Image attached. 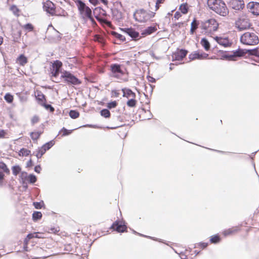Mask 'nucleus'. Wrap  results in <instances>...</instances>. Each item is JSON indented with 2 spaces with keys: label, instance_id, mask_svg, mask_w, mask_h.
Returning <instances> with one entry per match:
<instances>
[{
  "label": "nucleus",
  "instance_id": "f257e3e1",
  "mask_svg": "<svg viewBox=\"0 0 259 259\" xmlns=\"http://www.w3.org/2000/svg\"><path fill=\"white\" fill-rule=\"evenodd\" d=\"M75 4L77 7L82 22L85 23L90 20L92 24H96V21L93 16V11L92 12V10L85 5V3L81 0H77Z\"/></svg>",
  "mask_w": 259,
  "mask_h": 259
},
{
  "label": "nucleus",
  "instance_id": "f03ea898",
  "mask_svg": "<svg viewBox=\"0 0 259 259\" xmlns=\"http://www.w3.org/2000/svg\"><path fill=\"white\" fill-rule=\"evenodd\" d=\"M240 42L247 46H254L258 44V37L253 32H246L240 38Z\"/></svg>",
  "mask_w": 259,
  "mask_h": 259
},
{
  "label": "nucleus",
  "instance_id": "7ed1b4c3",
  "mask_svg": "<svg viewBox=\"0 0 259 259\" xmlns=\"http://www.w3.org/2000/svg\"><path fill=\"white\" fill-rule=\"evenodd\" d=\"M60 78L63 79L64 82L68 85H79L81 83V81L79 78L67 70H63Z\"/></svg>",
  "mask_w": 259,
  "mask_h": 259
},
{
  "label": "nucleus",
  "instance_id": "20e7f679",
  "mask_svg": "<svg viewBox=\"0 0 259 259\" xmlns=\"http://www.w3.org/2000/svg\"><path fill=\"white\" fill-rule=\"evenodd\" d=\"M63 63L59 60L54 61L53 63L50 66V76L53 78L57 79L59 73L63 71L62 69Z\"/></svg>",
  "mask_w": 259,
  "mask_h": 259
},
{
  "label": "nucleus",
  "instance_id": "39448f33",
  "mask_svg": "<svg viewBox=\"0 0 259 259\" xmlns=\"http://www.w3.org/2000/svg\"><path fill=\"white\" fill-rule=\"evenodd\" d=\"M251 26V24L249 22V20L246 18H239L235 22V26L239 31L249 29Z\"/></svg>",
  "mask_w": 259,
  "mask_h": 259
},
{
  "label": "nucleus",
  "instance_id": "423d86ee",
  "mask_svg": "<svg viewBox=\"0 0 259 259\" xmlns=\"http://www.w3.org/2000/svg\"><path fill=\"white\" fill-rule=\"evenodd\" d=\"M120 29L124 33L128 35L130 37H131V39L135 41L139 40L142 37L138 31L132 27L120 28Z\"/></svg>",
  "mask_w": 259,
  "mask_h": 259
},
{
  "label": "nucleus",
  "instance_id": "0eeeda50",
  "mask_svg": "<svg viewBox=\"0 0 259 259\" xmlns=\"http://www.w3.org/2000/svg\"><path fill=\"white\" fill-rule=\"evenodd\" d=\"M55 142L53 139L46 143L40 147H38L37 150L36 151L35 156L38 159L41 158V157L43 156V155L45 154L46 151L51 149L55 145Z\"/></svg>",
  "mask_w": 259,
  "mask_h": 259
},
{
  "label": "nucleus",
  "instance_id": "6e6552de",
  "mask_svg": "<svg viewBox=\"0 0 259 259\" xmlns=\"http://www.w3.org/2000/svg\"><path fill=\"white\" fill-rule=\"evenodd\" d=\"M135 20L139 22H145L148 20L147 11L144 9L137 10L133 14Z\"/></svg>",
  "mask_w": 259,
  "mask_h": 259
},
{
  "label": "nucleus",
  "instance_id": "1a4fd4ad",
  "mask_svg": "<svg viewBox=\"0 0 259 259\" xmlns=\"http://www.w3.org/2000/svg\"><path fill=\"white\" fill-rule=\"evenodd\" d=\"M110 229L118 233H123L127 231L126 223L124 221H120L118 220L113 223Z\"/></svg>",
  "mask_w": 259,
  "mask_h": 259
},
{
  "label": "nucleus",
  "instance_id": "9d476101",
  "mask_svg": "<svg viewBox=\"0 0 259 259\" xmlns=\"http://www.w3.org/2000/svg\"><path fill=\"white\" fill-rule=\"evenodd\" d=\"M188 51L185 49L178 48L177 50L172 54V61H182L183 59L187 56Z\"/></svg>",
  "mask_w": 259,
  "mask_h": 259
},
{
  "label": "nucleus",
  "instance_id": "9b49d317",
  "mask_svg": "<svg viewBox=\"0 0 259 259\" xmlns=\"http://www.w3.org/2000/svg\"><path fill=\"white\" fill-rule=\"evenodd\" d=\"M122 67H123L122 65L117 63H113L110 65V70L113 77L118 78L120 76L124 74Z\"/></svg>",
  "mask_w": 259,
  "mask_h": 259
},
{
  "label": "nucleus",
  "instance_id": "f8f14e48",
  "mask_svg": "<svg viewBox=\"0 0 259 259\" xmlns=\"http://www.w3.org/2000/svg\"><path fill=\"white\" fill-rule=\"evenodd\" d=\"M213 8L214 12L222 16H226L229 13L228 9L223 1H222L221 3L219 4L218 6Z\"/></svg>",
  "mask_w": 259,
  "mask_h": 259
},
{
  "label": "nucleus",
  "instance_id": "ddd939ff",
  "mask_svg": "<svg viewBox=\"0 0 259 259\" xmlns=\"http://www.w3.org/2000/svg\"><path fill=\"white\" fill-rule=\"evenodd\" d=\"M228 5L230 8L238 11L242 10L245 7L243 0H229Z\"/></svg>",
  "mask_w": 259,
  "mask_h": 259
},
{
  "label": "nucleus",
  "instance_id": "4468645a",
  "mask_svg": "<svg viewBox=\"0 0 259 259\" xmlns=\"http://www.w3.org/2000/svg\"><path fill=\"white\" fill-rule=\"evenodd\" d=\"M43 9L47 13L52 16L55 14V5L50 0H47L46 2L43 3Z\"/></svg>",
  "mask_w": 259,
  "mask_h": 259
},
{
  "label": "nucleus",
  "instance_id": "2eb2a0df",
  "mask_svg": "<svg viewBox=\"0 0 259 259\" xmlns=\"http://www.w3.org/2000/svg\"><path fill=\"white\" fill-rule=\"evenodd\" d=\"M208 57V54L203 52H200L199 51H195L189 54V59L190 61L196 59L202 60L207 59Z\"/></svg>",
  "mask_w": 259,
  "mask_h": 259
},
{
  "label": "nucleus",
  "instance_id": "dca6fc26",
  "mask_svg": "<svg viewBox=\"0 0 259 259\" xmlns=\"http://www.w3.org/2000/svg\"><path fill=\"white\" fill-rule=\"evenodd\" d=\"M213 39L218 44L225 48L230 47L233 44L232 41H230L228 37H222L215 36Z\"/></svg>",
  "mask_w": 259,
  "mask_h": 259
},
{
  "label": "nucleus",
  "instance_id": "f3484780",
  "mask_svg": "<svg viewBox=\"0 0 259 259\" xmlns=\"http://www.w3.org/2000/svg\"><path fill=\"white\" fill-rule=\"evenodd\" d=\"M248 11L252 14L259 15V3L257 2H250L246 5Z\"/></svg>",
  "mask_w": 259,
  "mask_h": 259
},
{
  "label": "nucleus",
  "instance_id": "a211bd4d",
  "mask_svg": "<svg viewBox=\"0 0 259 259\" xmlns=\"http://www.w3.org/2000/svg\"><path fill=\"white\" fill-rule=\"evenodd\" d=\"M97 125L94 124H85L82 126H80L79 128L81 127H96ZM78 128V127L73 130H68L65 127H63L62 129L59 132V134H61V137H65L71 135L73 131L75 130Z\"/></svg>",
  "mask_w": 259,
  "mask_h": 259
},
{
  "label": "nucleus",
  "instance_id": "6ab92c4d",
  "mask_svg": "<svg viewBox=\"0 0 259 259\" xmlns=\"http://www.w3.org/2000/svg\"><path fill=\"white\" fill-rule=\"evenodd\" d=\"M111 11L112 13V19L117 22H120L123 19L122 12L116 8L111 9Z\"/></svg>",
  "mask_w": 259,
  "mask_h": 259
},
{
  "label": "nucleus",
  "instance_id": "aec40b11",
  "mask_svg": "<svg viewBox=\"0 0 259 259\" xmlns=\"http://www.w3.org/2000/svg\"><path fill=\"white\" fill-rule=\"evenodd\" d=\"M94 17L98 21H101L99 16H106L107 15L106 11L100 7H96L93 10Z\"/></svg>",
  "mask_w": 259,
  "mask_h": 259
},
{
  "label": "nucleus",
  "instance_id": "412c9836",
  "mask_svg": "<svg viewBox=\"0 0 259 259\" xmlns=\"http://www.w3.org/2000/svg\"><path fill=\"white\" fill-rule=\"evenodd\" d=\"M251 50H248L246 49H241L239 47L237 50H233L232 51L231 56L241 57L244 55L247 54L248 52H251Z\"/></svg>",
  "mask_w": 259,
  "mask_h": 259
},
{
  "label": "nucleus",
  "instance_id": "4be33fe9",
  "mask_svg": "<svg viewBox=\"0 0 259 259\" xmlns=\"http://www.w3.org/2000/svg\"><path fill=\"white\" fill-rule=\"evenodd\" d=\"M156 26L157 24H155V25H150L146 27L142 31L141 34L142 35V36H146L155 32L157 30Z\"/></svg>",
  "mask_w": 259,
  "mask_h": 259
},
{
  "label": "nucleus",
  "instance_id": "5701e85b",
  "mask_svg": "<svg viewBox=\"0 0 259 259\" xmlns=\"http://www.w3.org/2000/svg\"><path fill=\"white\" fill-rule=\"evenodd\" d=\"M121 91L123 93L122 97L126 98L132 97L136 98V95L131 89L127 88H122Z\"/></svg>",
  "mask_w": 259,
  "mask_h": 259
},
{
  "label": "nucleus",
  "instance_id": "b1692460",
  "mask_svg": "<svg viewBox=\"0 0 259 259\" xmlns=\"http://www.w3.org/2000/svg\"><path fill=\"white\" fill-rule=\"evenodd\" d=\"M35 99L37 103L41 106L42 103L47 102L46 96L40 91H37L36 95L35 96Z\"/></svg>",
  "mask_w": 259,
  "mask_h": 259
},
{
  "label": "nucleus",
  "instance_id": "393cba45",
  "mask_svg": "<svg viewBox=\"0 0 259 259\" xmlns=\"http://www.w3.org/2000/svg\"><path fill=\"white\" fill-rule=\"evenodd\" d=\"M16 62L20 66H24L28 62V59L24 54H21L17 57Z\"/></svg>",
  "mask_w": 259,
  "mask_h": 259
},
{
  "label": "nucleus",
  "instance_id": "a878e982",
  "mask_svg": "<svg viewBox=\"0 0 259 259\" xmlns=\"http://www.w3.org/2000/svg\"><path fill=\"white\" fill-rule=\"evenodd\" d=\"M137 235H139L140 236H141V237H145V238H149V239H150L152 240H154V241H157L158 242H160V243H164L167 245H169L168 244V243H166V241L163 240V239H160V238H156L155 237H152V236H147V235H144L143 234H141L140 233H139L138 232Z\"/></svg>",
  "mask_w": 259,
  "mask_h": 259
},
{
  "label": "nucleus",
  "instance_id": "bb28decb",
  "mask_svg": "<svg viewBox=\"0 0 259 259\" xmlns=\"http://www.w3.org/2000/svg\"><path fill=\"white\" fill-rule=\"evenodd\" d=\"M222 238L219 234H216L209 237V242L211 244H218L221 242Z\"/></svg>",
  "mask_w": 259,
  "mask_h": 259
},
{
  "label": "nucleus",
  "instance_id": "cd10ccee",
  "mask_svg": "<svg viewBox=\"0 0 259 259\" xmlns=\"http://www.w3.org/2000/svg\"><path fill=\"white\" fill-rule=\"evenodd\" d=\"M200 44L206 51H208L210 49V44L206 37L201 38Z\"/></svg>",
  "mask_w": 259,
  "mask_h": 259
},
{
  "label": "nucleus",
  "instance_id": "c85d7f7f",
  "mask_svg": "<svg viewBox=\"0 0 259 259\" xmlns=\"http://www.w3.org/2000/svg\"><path fill=\"white\" fill-rule=\"evenodd\" d=\"M222 0H207V4L208 5V7L212 11L213 10L214 7H215V6H217L221 3V1Z\"/></svg>",
  "mask_w": 259,
  "mask_h": 259
},
{
  "label": "nucleus",
  "instance_id": "c756f323",
  "mask_svg": "<svg viewBox=\"0 0 259 259\" xmlns=\"http://www.w3.org/2000/svg\"><path fill=\"white\" fill-rule=\"evenodd\" d=\"M42 133L43 131H34L30 133V136L34 142L37 141Z\"/></svg>",
  "mask_w": 259,
  "mask_h": 259
},
{
  "label": "nucleus",
  "instance_id": "7c9ffc66",
  "mask_svg": "<svg viewBox=\"0 0 259 259\" xmlns=\"http://www.w3.org/2000/svg\"><path fill=\"white\" fill-rule=\"evenodd\" d=\"M218 53L221 55V59L227 60L230 58H232L231 54H229L228 51L220 50L218 51Z\"/></svg>",
  "mask_w": 259,
  "mask_h": 259
},
{
  "label": "nucleus",
  "instance_id": "2f4dec72",
  "mask_svg": "<svg viewBox=\"0 0 259 259\" xmlns=\"http://www.w3.org/2000/svg\"><path fill=\"white\" fill-rule=\"evenodd\" d=\"M21 35V30H18L16 32H13L12 34L13 41L14 42H19Z\"/></svg>",
  "mask_w": 259,
  "mask_h": 259
},
{
  "label": "nucleus",
  "instance_id": "473e14b6",
  "mask_svg": "<svg viewBox=\"0 0 259 259\" xmlns=\"http://www.w3.org/2000/svg\"><path fill=\"white\" fill-rule=\"evenodd\" d=\"M18 155L20 156H27L29 155H31L30 150L25 148H22L18 152Z\"/></svg>",
  "mask_w": 259,
  "mask_h": 259
},
{
  "label": "nucleus",
  "instance_id": "72a5a7b5",
  "mask_svg": "<svg viewBox=\"0 0 259 259\" xmlns=\"http://www.w3.org/2000/svg\"><path fill=\"white\" fill-rule=\"evenodd\" d=\"M0 170L7 175L10 174V169L8 167L7 164L3 161H0Z\"/></svg>",
  "mask_w": 259,
  "mask_h": 259
},
{
  "label": "nucleus",
  "instance_id": "f704fd0d",
  "mask_svg": "<svg viewBox=\"0 0 259 259\" xmlns=\"http://www.w3.org/2000/svg\"><path fill=\"white\" fill-rule=\"evenodd\" d=\"M42 213L40 211H34L32 215V219L34 222H37L41 219Z\"/></svg>",
  "mask_w": 259,
  "mask_h": 259
},
{
  "label": "nucleus",
  "instance_id": "c9c22d12",
  "mask_svg": "<svg viewBox=\"0 0 259 259\" xmlns=\"http://www.w3.org/2000/svg\"><path fill=\"white\" fill-rule=\"evenodd\" d=\"M100 115L105 118H109L111 116V113L107 108L102 109L100 112Z\"/></svg>",
  "mask_w": 259,
  "mask_h": 259
},
{
  "label": "nucleus",
  "instance_id": "e433bc0d",
  "mask_svg": "<svg viewBox=\"0 0 259 259\" xmlns=\"http://www.w3.org/2000/svg\"><path fill=\"white\" fill-rule=\"evenodd\" d=\"M12 174L14 176H17L18 174L21 172V167L18 164H16L12 167Z\"/></svg>",
  "mask_w": 259,
  "mask_h": 259
},
{
  "label": "nucleus",
  "instance_id": "4c0bfd02",
  "mask_svg": "<svg viewBox=\"0 0 259 259\" xmlns=\"http://www.w3.org/2000/svg\"><path fill=\"white\" fill-rule=\"evenodd\" d=\"M41 106L43 107L46 110L49 111L51 113H53L55 111V108L52 105L47 104V102L42 103Z\"/></svg>",
  "mask_w": 259,
  "mask_h": 259
},
{
  "label": "nucleus",
  "instance_id": "58836bf2",
  "mask_svg": "<svg viewBox=\"0 0 259 259\" xmlns=\"http://www.w3.org/2000/svg\"><path fill=\"white\" fill-rule=\"evenodd\" d=\"M188 9L189 8L186 3L182 4L179 7V10L183 14H186L188 12Z\"/></svg>",
  "mask_w": 259,
  "mask_h": 259
},
{
  "label": "nucleus",
  "instance_id": "ea45409f",
  "mask_svg": "<svg viewBox=\"0 0 259 259\" xmlns=\"http://www.w3.org/2000/svg\"><path fill=\"white\" fill-rule=\"evenodd\" d=\"M113 35L116 39L121 42H124L126 41L125 36L117 32H113Z\"/></svg>",
  "mask_w": 259,
  "mask_h": 259
},
{
  "label": "nucleus",
  "instance_id": "a19ab883",
  "mask_svg": "<svg viewBox=\"0 0 259 259\" xmlns=\"http://www.w3.org/2000/svg\"><path fill=\"white\" fill-rule=\"evenodd\" d=\"M69 115L72 119H76L79 116V112L77 110H70Z\"/></svg>",
  "mask_w": 259,
  "mask_h": 259
},
{
  "label": "nucleus",
  "instance_id": "79ce46f5",
  "mask_svg": "<svg viewBox=\"0 0 259 259\" xmlns=\"http://www.w3.org/2000/svg\"><path fill=\"white\" fill-rule=\"evenodd\" d=\"M137 104V101L135 99V98H132L130 99H128L126 102V105L128 107L133 108L135 107Z\"/></svg>",
  "mask_w": 259,
  "mask_h": 259
},
{
  "label": "nucleus",
  "instance_id": "37998d69",
  "mask_svg": "<svg viewBox=\"0 0 259 259\" xmlns=\"http://www.w3.org/2000/svg\"><path fill=\"white\" fill-rule=\"evenodd\" d=\"M37 181V177L33 174L29 175L28 179L27 182L31 184H34Z\"/></svg>",
  "mask_w": 259,
  "mask_h": 259
},
{
  "label": "nucleus",
  "instance_id": "c03bdc74",
  "mask_svg": "<svg viewBox=\"0 0 259 259\" xmlns=\"http://www.w3.org/2000/svg\"><path fill=\"white\" fill-rule=\"evenodd\" d=\"M118 105L116 101H111L107 103L106 107L109 110L115 108Z\"/></svg>",
  "mask_w": 259,
  "mask_h": 259
},
{
  "label": "nucleus",
  "instance_id": "a18cd8bd",
  "mask_svg": "<svg viewBox=\"0 0 259 259\" xmlns=\"http://www.w3.org/2000/svg\"><path fill=\"white\" fill-rule=\"evenodd\" d=\"M4 99L8 103H11L13 101L14 97L10 93H7L4 96Z\"/></svg>",
  "mask_w": 259,
  "mask_h": 259
},
{
  "label": "nucleus",
  "instance_id": "49530a36",
  "mask_svg": "<svg viewBox=\"0 0 259 259\" xmlns=\"http://www.w3.org/2000/svg\"><path fill=\"white\" fill-rule=\"evenodd\" d=\"M29 175L26 171H21L19 178L21 180V182L27 181L28 179Z\"/></svg>",
  "mask_w": 259,
  "mask_h": 259
},
{
  "label": "nucleus",
  "instance_id": "de8ad7c7",
  "mask_svg": "<svg viewBox=\"0 0 259 259\" xmlns=\"http://www.w3.org/2000/svg\"><path fill=\"white\" fill-rule=\"evenodd\" d=\"M33 205L36 209H41L43 207H45V203L42 200H41L39 202H33Z\"/></svg>",
  "mask_w": 259,
  "mask_h": 259
},
{
  "label": "nucleus",
  "instance_id": "09e8293b",
  "mask_svg": "<svg viewBox=\"0 0 259 259\" xmlns=\"http://www.w3.org/2000/svg\"><path fill=\"white\" fill-rule=\"evenodd\" d=\"M238 230L239 229L238 228H236V229L230 228L228 230H225L223 232V234L224 235V236H226L232 234L237 232L238 231Z\"/></svg>",
  "mask_w": 259,
  "mask_h": 259
},
{
  "label": "nucleus",
  "instance_id": "8fccbe9b",
  "mask_svg": "<svg viewBox=\"0 0 259 259\" xmlns=\"http://www.w3.org/2000/svg\"><path fill=\"white\" fill-rule=\"evenodd\" d=\"M39 234H41V233H39V232H32V233H30L29 234H28V238H42V237L41 236L39 235Z\"/></svg>",
  "mask_w": 259,
  "mask_h": 259
},
{
  "label": "nucleus",
  "instance_id": "3c124183",
  "mask_svg": "<svg viewBox=\"0 0 259 259\" xmlns=\"http://www.w3.org/2000/svg\"><path fill=\"white\" fill-rule=\"evenodd\" d=\"M10 10L13 12L15 15L17 16H19V12H20V10L18 9L16 5H12L10 7Z\"/></svg>",
  "mask_w": 259,
  "mask_h": 259
},
{
  "label": "nucleus",
  "instance_id": "603ef678",
  "mask_svg": "<svg viewBox=\"0 0 259 259\" xmlns=\"http://www.w3.org/2000/svg\"><path fill=\"white\" fill-rule=\"evenodd\" d=\"M199 24L200 21L199 20H196L195 18H194L192 22L191 23V27L194 28V29H197Z\"/></svg>",
  "mask_w": 259,
  "mask_h": 259
},
{
  "label": "nucleus",
  "instance_id": "864d4df0",
  "mask_svg": "<svg viewBox=\"0 0 259 259\" xmlns=\"http://www.w3.org/2000/svg\"><path fill=\"white\" fill-rule=\"evenodd\" d=\"M258 50V47H256V48L252 49H248V50H251L252 51L248 52L247 53V54L249 56H254L257 57V54Z\"/></svg>",
  "mask_w": 259,
  "mask_h": 259
},
{
  "label": "nucleus",
  "instance_id": "5fc2aeb1",
  "mask_svg": "<svg viewBox=\"0 0 259 259\" xmlns=\"http://www.w3.org/2000/svg\"><path fill=\"white\" fill-rule=\"evenodd\" d=\"M23 28L28 31H31L33 30L34 26L31 23H27L24 25Z\"/></svg>",
  "mask_w": 259,
  "mask_h": 259
},
{
  "label": "nucleus",
  "instance_id": "6e6d98bb",
  "mask_svg": "<svg viewBox=\"0 0 259 259\" xmlns=\"http://www.w3.org/2000/svg\"><path fill=\"white\" fill-rule=\"evenodd\" d=\"M184 24V22H177V23H172L171 24V27L174 28L175 27H178V28H180L183 26Z\"/></svg>",
  "mask_w": 259,
  "mask_h": 259
},
{
  "label": "nucleus",
  "instance_id": "4d7b16f0",
  "mask_svg": "<svg viewBox=\"0 0 259 259\" xmlns=\"http://www.w3.org/2000/svg\"><path fill=\"white\" fill-rule=\"evenodd\" d=\"M208 242H200L198 243V246L201 249H204L208 246Z\"/></svg>",
  "mask_w": 259,
  "mask_h": 259
},
{
  "label": "nucleus",
  "instance_id": "13d9d810",
  "mask_svg": "<svg viewBox=\"0 0 259 259\" xmlns=\"http://www.w3.org/2000/svg\"><path fill=\"white\" fill-rule=\"evenodd\" d=\"M207 23L209 25V27L210 26H213L217 23V21L214 19H209L207 20Z\"/></svg>",
  "mask_w": 259,
  "mask_h": 259
},
{
  "label": "nucleus",
  "instance_id": "bf43d9fd",
  "mask_svg": "<svg viewBox=\"0 0 259 259\" xmlns=\"http://www.w3.org/2000/svg\"><path fill=\"white\" fill-rule=\"evenodd\" d=\"M209 27V25L207 23V21L203 22H201V28L202 29H203L204 30H207Z\"/></svg>",
  "mask_w": 259,
  "mask_h": 259
},
{
  "label": "nucleus",
  "instance_id": "052dcab7",
  "mask_svg": "<svg viewBox=\"0 0 259 259\" xmlns=\"http://www.w3.org/2000/svg\"><path fill=\"white\" fill-rule=\"evenodd\" d=\"M7 135V131L3 129H0V139H3Z\"/></svg>",
  "mask_w": 259,
  "mask_h": 259
},
{
  "label": "nucleus",
  "instance_id": "680f3d73",
  "mask_svg": "<svg viewBox=\"0 0 259 259\" xmlns=\"http://www.w3.org/2000/svg\"><path fill=\"white\" fill-rule=\"evenodd\" d=\"M39 117L37 115H34L31 118V123L32 125H34L35 123H37L39 121Z\"/></svg>",
  "mask_w": 259,
  "mask_h": 259
},
{
  "label": "nucleus",
  "instance_id": "e2e57ef3",
  "mask_svg": "<svg viewBox=\"0 0 259 259\" xmlns=\"http://www.w3.org/2000/svg\"><path fill=\"white\" fill-rule=\"evenodd\" d=\"M119 94V92L117 90H112L111 91V97H118Z\"/></svg>",
  "mask_w": 259,
  "mask_h": 259
},
{
  "label": "nucleus",
  "instance_id": "0e129e2a",
  "mask_svg": "<svg viewBox=\"0 0 259 259\" xmlns=\"http://www.w3.org/2000/svg\"><path fill=\"white\" fill-rule=\"evenodd\" d=\"M89 2L91 4H93L98 3L99 2H102L104 4H106L108 3L107 0H89Z\"/></svg>",
  "mask_w": 259,
  "mask_h": 259
},
{
  "label": "nucleus",
  "instance_id": "69168bd1",
  "mask_svg": "<svg viewBox=\"0 0 259 259\" xmlns=\"http://www.w3.org/2000/svg\"><path fill=\"white\" fill-rule=\"evenodd\" d=\"M16 95L18 96L21 102H23L26 100V98L24 96L22 95L20 93H17Z\"/></svg>",
  "mask_w": 259,
  "mask_h": 259
},
{
  "label": "nucleus",
  "instance_id": "338daca9",
  "mask_svg": "<svg viewBox=\"0 0 259 259\" xmlns=\"http://www.w3.org/2000/svg\"><path fill=\"white\" fill-rule=\"evenodd\" d=\"M147 78L148 81L150 82H151V83H155L156 81V79L155 78H154L153 77H152L149 75H148L147 76Z\"/></svg>",
  "mask_w": 259,
  "mask_h": 259
},
{
  "label": "nucleus",
  "instance_id": "774afa93",
  "mask_svg": "<svg viewBox=\"0 0 259 259\" xmlns=\"http://www.w3.org/2000/svg\"><path fill=\"white\" fill-rule=\"evenodd\" d=\"M34 170L37 174H39L41 170V167L40 164L36 165L34 168Z\"/></svg>",
  "mask_w": 259,
  "mask_h": 259
}]
</instances>
